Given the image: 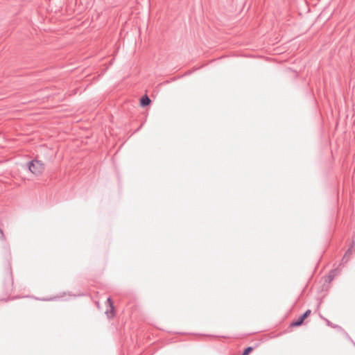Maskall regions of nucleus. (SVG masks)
<instances>
[{"instance_id":"f257e3e1","label":"nucleus","mask_w":355,"mask_h":355,"mask_svg":"<svg viewBox=\"0 0 355 355\" xmlns=\"http://www.w3.org/2000/svg\"><path fill=\"white\" fill-rule=\"evenodd\" d=\"M26 166L28 171L36 176H39L42 174L45 169L44 163L41 160L36 159L28 162Z\"/></svg>"},{"instance_id":"f03ea898","label":"nucleus","mask_w":355,"mask_h":355,"mask_svg":"<svg viewBox=\"0 0 355 355\" xmlns=\"http://www.w3.org/2000/svg\"><path fill=\"white\" fill-rule=\"evenodd\" d=\"M311 313V311L310 309L306 310L297 320H293L291 323L290 326L291 327H300V326H301L303 324L304 320L310 315Z\"/></svg>"},{"instance_id":"7ed1b4c3","label":"nucleus","mask_w":355,"mask_h":355,"mask_svg":"<svg viewBox=\"0 0 355 355\" xmlns=\"http://www.w3.org/2000/svg\"><path fill=\"white\" fill-rule=\"evenodd\" d=\"M355 252V243L353 242L352 245L349 246V248L345 252L343 257V262L347 263L349 261V256Z\"/></svg>"},{"instance_id":"20e7f679","label":"nucleus","mask_w":355,"mask_h":355,"mask_svg":"<svg viewBox=\"0 0 355 355\" xmlns=\"http://www.w3.org/2000/svg\"><path fill=\"white\" fill-rule=\"evenodd\" d=\"M340 270L338 268L332 269L329 272V275L327 276V282H331L334 277L339 273Z\"/></svg>"},{"instance_id":"39448f33","label":"nucleus","mask_w":355,"mask_h":355,"mask_svg":"<svg viewBox=\"0 0 355 355\" xmlns=\"http://www.w3.org/2000/svg\"><path fill=\"white\" fill-rule=\"evenodd\" d=\"M151 103L150 98L146 94L140 99V105L143 107L149 105Z\"/></svg>"},{"instance_id":"423d86ee","label":"nucleus","mask_w":355,"mask_h":355,"mask_svg":"<svg viewBox=\"0 0 355 355\" xmlns=\"http://www.w3.org/2000/svg\"><path fill=\"white\" fill-rule=\"evenodd\" d=\"M320 316L321 318H322L326 322V324H327V326L331 327H332L334 329H338L340 331H344V329L340 326L332 323L331 322H330L327 318L322 317L321 315Z\"/></svg>"},{"instance_id":"0eeeda50","label":"nucleus","mask_w":355,"mask_h":355,"mask_svg":"<svg viewBox=\"0 0 355 355\" xmlns=\"http://www.w3.org/2000/svg\"><path fill=\"white\" fill-rule=\"evenodd\" d=\"M107 302L109 304V306H110V312L112 313H113L114 309V306L113 302H112V300L110 297H107Z\"/></svg>"},{"instance_id":"6e6552de","label":"nucleus","mask_w":355,"mask_h":355,"mask_svg":"<svg viewBox=\"0 0 355 355\" xmlns=\"http://www.w3.org/2000/svg\"><path fill=\"white\" fill-rule=\"evenodd\" d=\"M344 333V334L345 335L346 338H347L352 343H354V345H355V343H354L353 340L351 338V337L349 336V334L346 332V331H343Z\"/></svg>"},{"instance_id":"1a4fd4ad","label":"nucleus","mask_w":355,"mask_h":355,"mask_svg":"<svg viewBox=\"0 0 355 355\" xmlns=\"http://www.w3.org/2000/svg\"><path fill=\"white\" fill-rule=\"evenodd\" d=\"M0 239H5L3 232L1 228H0Z\"/></svg>"}]
</instances>
